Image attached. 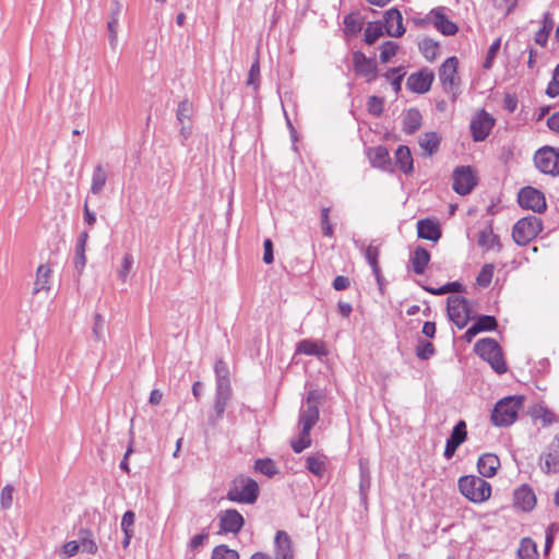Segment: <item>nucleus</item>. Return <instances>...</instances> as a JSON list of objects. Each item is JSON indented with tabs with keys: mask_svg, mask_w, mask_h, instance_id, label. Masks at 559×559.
<instances>
[{
	"mask_svg": "<svg viewBox=\"0 0 559 559\" xmlns=\"http://www.w3.org/2000/svg\"><path fill=\"white\" fill-rule=\"evenodd\" d=\"M460 492L474 503L487 501L491 496V485L483 477L466 475L459 478Z\"/></svg>",
	"mask_w": 559,
	"mask_h": 559,
	"instance_id": "obj_1",
	"label": "nucleus"
},
{
	"mask_svg": "<svg viewBox=\"0 0 559 559\" xmlns=\"http://www.w3.org/2000/svg\"><path fill=\"white\" fill-rule=\"evenodd\" d=\"M523 401L524 397L521 395L507 396L500 400L491 413L492 424L498 427L512 425L518 417V412L522 407Z\"/></svg>",
	"mask_w": 559,
	"mask_h": 559,
	"instance_id": "obj_2",
	"label": "nucleus"
},
{
	"mask_svg": "<svg viewBox=\"0 0 559 559\" xmlns=\"http://www.w3.org/2000/svg\"><path fill=\"white\" fill-rule=\"evenodd\" d=\"M475 353L484 360L488 361L497 373H504L507 365L503 360L501 348L493 338H481L475 344Z\"/></svg>",
	"mask_w": 559,
	"mask_h": 559,
	"instance_id": "obj_3",
	"label": "nucleus"
},
{
	"mask_svg": "<svg viewBox=\"0 0 559 559\" xmlns=\"http://www.w3.org/2000/svg\"><path fill=\"white\" fill-rule=\"evenodd\" d=\"M542 229V219L535 215H530L515 223L512 229V237L519 246H526L537 237Z\"/></svg>",
	"mask_w": 559,
	"mask_h": 559,
	"instance_id": "obj_4",
	"label": "nucleus"
},
{
	"mask_svg": "<svg viewBox=\"0 0 559 559\" xmlns=\"http://www.w3.org/2000/svg\"><path fill=\"white\" fill-rule=\"evenodd\" d=\"M259 495V486L251 478H238L227 492V499L240 503H253Z\"/></svg>",
	"mask_w": 559,
	"mask_h": 559,
	"instance_id": "obj_5",
	"label": "nucleus"
},
{
	"mask_svg": "<svg viewBox=\"0 0 559 559\" xmlns=\"http://www.w3.org/2000/svg\"><path fill=\"white\" fill-rule=\"evenodd\" d=\"M457 66V58L450 57L441 64L439 69V80L441 82V85L445 93L452 94L453 98H455L460 85Z\"/></svg>",
	"mask_w": 559,
	"mask_h": 559,
	"instance_id": "obj_6",
	"label": "nucleus"
},
{
	"mask_svg": "<svg viewBox=\"0 0 559 559\" xmlns=\"http://www.w3.org/2000/svg\"><path fill=\"white\" fill-rule=\"evenodd\" d=\"M535 166L544 174L559 176V150L545 146L534 156Z\"/></svg>",
	"mask_w": 559,
	"mask_h": 559,
	"instance_id": "obj_7",
	"label": "nucleus"
},
{
	"mask_svg": "<svg viewBox=\"0 0 559 559\" xmlns=\"http://www.w3.org/2000/svg\"><path fill=\"white\" fill-rule=\"evenodd\" d=\"M447 310L449 318L459 329L466 326L471 319V310L464 297L450 296L447 301Z\"/></svg>",
	"mask_w": 559,
	"mask_h": 559,
	"instance_id": "obj_8",
	"label": "nucleus"
},
{
	"mask_svg": "<svg viewBox=\"0 0 559 559\" xmlns=\"http://www.w3.org/2000/svg\"><path fill=\"white\" fill-rule=\"evenodd\" d=\"M518 201L523 209L535 213H543L547 207L544 193L532 187L522 188L518 194Z\"/></svg>",
	"mask_w": 559,
	"mask_h": 559,
	"instance_id": "obj_9",
	"label": "nucleus"
},
{
	"mask_svg": "<svg viewBox=\"0 0 559 559\" xmlns=\"http://www.w3.org/2000/svg\"><path fill=\"white\" fill-rule=\"evenodd\" d=\"M477 180L469 166L456 167L453 171V190L461 194H468L476 186Z\"/></svg>",
	"mask_w": 559,
	"mask_h": 559,
	"instance_id": "obj_10",
	"label": "nucleus"
},
{
	"mask_svg": "<svg viewBox=\"0 0 559 559\" xmlns=\"http://www.w3.org/2000/svg\"><path fill=\"white\" fill-rule=\"evenodd\" d=\"M540 469L546 474L559 472V437H555L545 448L539 459Z\"/></svg>",
	"mask_w": 559,
	"mask_h": 559,
	"instance_id": "obj_11",
	"label": "nucleus"
},
{
	"mask_svg": "<svg viewBox=\"0 0 559 559\" xmlns=\"http://www.w3.org/2000/svg\"><path fill=\"white\" fill-rule=\"evenodd\" d=\"M219 534H237L243 526V516L235 509H228L219 513Z\"/></svg>",
	"mask_w": 559,
	"mask_h": 559,
	"instance_id": "obj_12",
	"label": "nucleus"
},
{
	"mask_svg": "<svg viewBox=\"0 0 559 559\" xmlns=\"http://www.w3.org/2000/svg\"><path fill=\"white\" fill-rule=\"evenodd\" d=\"M493 124V118L485 110H480L471 122V131L474 141H484L488 136Z\"/></svg>",
	"mask_w": 559,
	"mask_h": 559,
	"instance_id": "obj_13",
	"label": "nucleus"
},
{
	"mask_svg": "<svg viewBox=\"0 0 559 559\" xmlns=\"http://www.w3.org/2000/svg\"><path fill=\"white\" fill-rule=\"evenodd\" d=\"M354 69L358 75L366 79L367 82L376 80L378 71L373 59L367 58L361 51L353 55Z\"/></svg>",
	"mask_w": 559,
	"mask_h": 559,
	"instance_id": "obj_14",
	"label": "nucleus"
},
{
	"mask_svg": "<svg viewBox=\"0 0 559 559\" xmlns=\"http://www.w3.org/2000/svg\"><path fill=\"white\" fill-rule=\"evenodd\" d=\"M433 80V72L431 70L425 69L408 76L407 87L412 92L423 94L430 90Z\"/></svg>",
	"mask_w": 559,
	"mask_h": 559,
	"instance_id": "obj_15",
	"label": "nucleus"
},
{
	"mask_svg": "<svg viewBox=\"0 0 559 559\" xmlns=\"http://www.w3.org/2000/svg\"><path fill=\"white\" fill-rule=\"evenodd\" d=\"M385 32L391 37H401L405 33L403 16L397 9H390L384 14Z\"/></svg>",
	"mask_w": 559,
	"mask_h": 559,
	"instance_id": "obj_16",
	"label": "nucleus"
},
{
	"mask_svg": "<svg viewBox=\"0 0 559 559\" xmlns=\"http://www.w3.org/2000/svg\"><path fill=\"white\" fill-rule=\"evenodd\" d=\"M513 504L522 511H531L536 506V496L531 487L523 485L514 491Z\"/></svg>",
	"mask_w": 559,
	"mask_h": 559,
	"instance_id": "obj_17",
	"label": "nucleus"
},
{
	"mask_svg": "<svg viewBox=\"0 0 559 559\" xmlns=\"http://www.w3.org/2000/svg\"><path fill=\"white\" fill-rule=\"evenodd\" d=\"M500 467V460L493 453H485L477 461V469L481 477L490 478L496 475Z\"/></svg>",
	"mask_w": 559,
	"mask_h": 559,
	"instance_id": "obj_18",
	"label": "nucleus"
},
{
	"mask_svg": "<svg viewBox=\"0 0 559 559\" xmlns=\"http://www.w3.org/2000/svg\"><path fill=\"white\" fill-rule=\"evenodd\" d=\"M231 399V390H221L216 389L215 400H214V416L209 418V421L212 426H215L222 418L225 413L226 406Z\"/></svg>",
	"mask_w": 559,
	"mask_h": 559,
	"instance_id": "obj_19",
	"label": "nucleus"
},
{
	"mask_svg": "<svg viewBox=\"0 0 559 559\" xmlns=\"http://www.w3.org/2000/svg\"><path fill=\"white\" fill-rule=\"evenodd\" d=\"M275 559H293L292 540L284 531H278L275 536Z\"/></svg>",
	"mask_w": 559,
	"mask_h": 559,
	"instance_id": "obj_20",
	"label": "nucleus"
},
{
	"mask_svg": "<svg viewBox=\"0 0 559 559\" xmlns=\"http://www.w3.org/2000/svg\"><path fill=\"white\" fill-rule=\"evenodd\" d=\"M329 460L323 453L307 456L306 468L317 477H323L328 468Z\"/></svg>",
	"mask_w": 559,
	"mask_h": 559,
	"instance_id": "obj_21",
	"label": "nucleus"
},
{
	"mask_svg": "<svg viewBox=\"0 0 559 559\" xmlns=\"http://www.w3.org/2000/svg\"><path fill=\"white\" fill-rule=\"evenodd\" d=\"M431 14L433 16V25L435 27L440 31L444 35H454L457 32V26L455 23L450 21L444 14H443V8H438L436 10L431 11Z\"/></svg>",
	"mask_w": 559,
	"mask_h": 559,
	"instance_id": "obj_22",
	"label": "nucleus"
},
{
	"mask_svg": "<svg viewBox=\"0 0 559 559\" xmlns=\"http://www.w3.org/2000/svg\"><path fill=\"white\" fill-rule=\"evenodd\" d=\"M418 237L437 241L441 237L439 225L430 219H423L417 223Z\"/></svg>",
	"mask_w": 559,
	"mask_h": 559,
	"instance_id": "obj_23",
	"label": "nucleus"
},
{
	"mask_svg": "<svg viewBox=\"0 0 559 559\" xmlns=\"http://www.w3.org/2000/svg\"><path fill=\"white\" fill-rule=\"evenodd\" d=\"M50 277H51V269L47 264H40L36 271V278L34 282V294H38L40 292H49L50 290Z\"/></svg>",
	"mask_w": 559,
	"mask_h": 559,
	"instance_id": "obj_24",
	"label": "nucleus"
},
{
	"mask_svg": "<svg viewBox=\"0 0 559 559\" xmlns=\"http://www.w3.org/2000/svg\"><path fill=\"white\" fill-rule=\"evenodd\" d=\"M319 419V408L317 405L302 406L299 414V426L304 430H311Z\"/></svg>",
	"mask_w": 559,
	"mask_h": 559,
	"instance_id": "obj_25",
	"label": "nucleus"
},
{
	"mask_svg": "<svg viewBox=\"0 0 559 559\" xmlns=\"http://www.w3.org/2000/svg\"><path fill=\"white\" fill-rule=\"evenodd\" d=\"M296 354L323 356L326 355V349L320 341L302 340L297 344Z\"/></svg>",
	"mask_w": 559,
	"mask_h": 559,
	"instance_id": "obj_26",
	"label": "nucleus"
},
{
	"mask_svg": "<svg viewBox=\"0 0 559 559\" xmlns=\"http://www.w3.org/2000/svg\"><path fill=\"white\" fill-rule=\"evenodd\" d=\"M369 159L372 166L378 167L380 169L386 170L390 166V155L389 151L384 146H377L374 148H370L368 152Z\"/></svg>",
	"mask_w": 559,
	"mask_h": 559,
	"instance_id": "obj_27",
	"label": "nucleus"
},
{
	"mask_svg": "<svg viewBox=\"0 0 559 559\" xmlns=\"http://www.w3.org/2000/svg\"><path fill=\"white\" fill-rule=\"evenodd\" d=\"M395 160L396 165L404 174H411L413 171V157L407 146L400 145L397 147L395 151Z\"/></svg>",
	"mask_w": 559,
	"mask_h": 559,
	"instance_id": "obj_28",
	"label": "nucleus"
},
{
	"mask_svg": "<svg viewBox=\"0 0 559 559\" xmlns=\"http://www.w3.org/2000/svg\"><path fill=\"white\" fill-rule=\"evenodd\" d=\"M87 239L88 234L86 231H82L76 241L74 265L79 272H82L86 264L85 248Z\"/></svg>",
	"mask_w": 559,
	"mask_h": 559,
	"instance_id": "obj_29",
	"label": "nucleus"
},
{
	"mask_svg": "<svg viewBox=\"0 0 559 559\" xmlns=\"http://www.w3.org/2000/svg\"><path fill=\"white\" fill-rule=\"evenodd\" d=\"M429 260L430 254L425 248H416L411 259L413 271L416 274H423L425 272L426 266L429 263Z\"/></svg>",
	"mask_w": 559,
	"mask_h": 559,
	"instance_id": "obj_30",
	"label": "nucleus"
},
{
	"mask_svg": "<svg viewBox=\"0 0 559 559\" xmlns=\"http://www.w3.org/2000/svg\"><path fill=\"white\" fill-rule=\"evenodd\" d=\"M216 376V389L231 390L229 381V370L223 360H217L214 366Z\"/></svg>",
	"mask_w": 559,
	"mask_h": 559,
	"instance_id": "obj_31",
	"label": "nucleus"
},
{
	"mask_svg": "<svg viewBox=\"0 0 559 559\" xmlns=\"http://www.w3.org/2000/svg\"><path fill=\"white\" fill-rule=\"evenodd\" d=\"M421 126V115L418 109L411 108L403 118V130L412 134Z\"/></svg>",
	"mask_w": 559,
	"mask_h": 559,
	"instance_id": "obj_32",
	"label": "nucleus"
},
{
	"mask_svg": "<svg viewBox=\"0 0 559 559\" xmlns=\"http://www.w3.org/2000/svg\"><path fill=\"white\" fill-rule=\"evenodd\" d=\"M477 243L485 250L493 249L499 246L498 236L493 234L491 227H486L478 233Z\"/></svg>",
	"mask_w": 559,
	"mask_h": 559,
	"instance_id": "obj_33",
	"label": "nucleus"
},
{
	"mask_svg": "<svg viewBox=\"0 0 559 559\" xmlns=\"http://www.w3.org/2000/svg\"><path fill=\"white\" fill-rule=\"evenodd\" d=\"M420 147L428 154H435L440 145V136L436 132H427L419 138Z\"/></svg>",
	"mask_w": 559,
	"mask_h": 559,
	"instance_id": "obj_34",
	"label": "nucleus"
},
{
	"mask_svg": "<svg viewBox=\"0 0 559 559\" xmlns=\"http://www.w3.org/2000/svg\"><path fill=\"white\" fill-rule=\"evenodd\" d=\"M107 181L106 170L102 165H97L92 175L91 192L93 194H99Z\"/></svg>",
	"mask_w": 559,
	"mask_h": 559,
	"instance_id": "obj_35",
	"label": "nucleus"
},
{
	"mask_svg": "<svg viewBox=\"0 0 559 559\" xmlns=\"http://www.w3.org/2000/svg\"><path fill=\"white\" fill-rule=\"evenodd\" d=\"M518 557L520 559H537L538 552L536 544L528 537L523 538L518 549Z\"/></svg>",
	"mask_w": 559,
	"mask_h": 559,
	"instance_id": "obj_36",
	"label": "nucleus"
},
{
	"mask_svg": "<svg viewBox=\"0 0 559 559\" xmlns=\"http://www.w3.org/2000/svg\"><path fill=\"white\" fill-rule=\"evenodd\" d=\"M310 431L301 428L299 436L290 440V447L295 453H300L311 445Z\"/></svg>",
	"mask_w": 559,
	"mask_h": 559,
	"instance_id": "obj_37",
	"label": "nucleus"
},
{
	"mask_svg": "<svg viewBox=\"0 0 559 559\" xmlns=\"http://www.w3.org/2000/svg\"><path fill=\"white\" fill-rule=\"evenodd\" d=\"M379 253V248L373 245H369L365 250V258L378 281L380 280V266L378 263Z\"/></svg>",
	"mask_w": 559,
	"mask_h": 559,
	"instance_id": "obj_38",
	"label": "nucleus"
},
{
	"mask_svg": "<svg viewBox=\"0 0 559 559\" xmlns=\"http://www.w3.org/2000/svg\"><path fill=\"white\" fill-rule=\"evenodd\" d=\"M383 35V24L381 22H370L365 28V41L372 45Z\"/></svg>",
	"mask_w": 559,
	"mask_h": 559,
	"instance_id": "obj_39",
	"label": "nucleus"
},
{
	"mask_svg": "<svg viewBox=\"0 0 559 559\" xmlns=\"http://www.w3.org/2000/svg\"><path fill=\"white\" fill-rule=\"evenodd\" d=\"M362 19L359 14L350 13L344 19L345 32L350 35H356L362 29Z\"/></svg>",
	"mask_w": 559,
	"mask_h": 559,
	"instance_id": "obj_40",
	"label": "nucleus"
},
{
	"mask_svg": "<svg viewBox=\"0 0 559 559\" xmlns=\"http://www.w3.org/2000/svg\"><path fill=\"white\" fill-rule=\"evenodd\" d=\"M419 49L428 61H433L439 52V45L430 38H425L419 44Z\"/></svg>",
	"mask_w": 559,
	"mask_h": 559,
	"instance_id": "obj_41",
	"label": "nucleus"
},
{
	"mask_svg": "<svg viewBox=\"0 0 559 559\" xmlns=\"http://www.w3.org/2000/svg\"><path fill=\"white\" fill-rule=\"evenodd\" d=\"M254 469L267 477H272L277 474V467L271 459H259L254 463Z\"/></svg>",
	"mask_w": 559,
	"mask_h": 559,
	"instance_id": "obj_42",
	"label": "nucleus"
},
{
	"mask_svg": "<svg viewBox=\"0 0 559 559\" xmlns=\"http://www.w3.org/2000/svg\"><path fill=\"white\" fill-rule=\"evenodd\" d=\"M193 114V106L188 99L179 103L177 108V120L180 124L190 123Z\"/></svg>",
	"mask_w": 559,
	"mask_h": 559,
	"instance_id": "obj_43",
	"label": "nucleus"
},
{
	"mask_svg": "<svg viewBox=\"0 0 559 559\" xmlns=\"http://www.w3.org/2000/svg\"><path fill=\"white\" fill-rule=\"evenodd\" d=\"M466 437H467L466 423L464 420H460L454 426L448 441L460 447L466 440Z\"/></svg>",
	"mask_w": 559,
	"mask_h": 559,
	"instance_id": "obj_44",
	"label": "nucleus"
},
{
	"mask_svg": "<svg viewBox=\"0 0 559 559\" xmlns=\"http://www.w3.org/2000/svg\"><path fill=\"white\" fill-rule=\"evenodd\" d=\"M212 559H239V554L226 545H218L212 551Z\"/></svg>",
	"mask_w": 559,
	"mask_h": 559,
	"instance_id": "obj_45",
	"label": "nucleus"
},
{
	"mask_svg": "<svg viewBox=\"0 0 559 559\" xmlns=\"http://www.w3.org/2000/svg\"><path fill=\"white\" fill-rule=\"evenodd\" d=\"M532 416L535 419H540L544 425H550L556 421L555 414L544 406H536L532 412Z\"/></svg>",
	"mask_w": 559,
	"mask_h": 559,
	"instance_id": "obj_46",
	"label": "nucleus"
},
{
	"mask_svg": "<svg viewBox=\"0 0 559 559\" xmlns=\"http://www.w3.org/2000/svg\"><path fill=\"white\" fill-rule=\"evenodd\" d=\"M404 75L405 71L401 67L391 69L385 73V76L391 80V85L395 93L400 92Z\"/></svg>",
	"mask_w": 559,
	"mask_h": 559,
	"instance_id": "obj_47",
	"label": "nucleus"
},
{
	"mask_svg": "<svg viewBox=\"0 0 559 559\" xmlns=\"http://www.w3.org/2000/svg\"><path fill=\"white\" fill-rule=\"evenodd\" d=\"M134 259L131 253H124L121 262V266L118 270V277L121 282L126 283L129 276V273L133 266Z\"/></svg>",
	"mask_w": 559,
	"mask_h": 559,
	"instance_id": "obj_48",
	"label": "nucleus"
},
{
	"mask_svg": "<svg viewBox=\"0 0 559 559\" xmlns=\"http://www.w3.org/2000/svg\"><path fill=\"white\" fill-rule=\"evenodd\" d=\"M399 45L394 41H385L381 47L380 60L382 63H386L397 52Z\"/></svg>",
	"mask_w": 559,
	"mask_h": 559,
	"instance_id": "obj_49",
	"label": "nucleus"
},
{
	"mask_svg": "<svg viewBox=\"0 0 559 559\" xmlns=\"http://www.w3.org/2000/svg\"><path fill=\"white\" fill-rule=\"evenodd\" d=\"M14 487L12 485H5L0 492V507L3 510H8L12 507Z\"/></svg>",
	"mask_w": 559,
	"mask_h": 559,
	"instance_id": "obj_50",
	"label": "nucleus"
},
{
	"mask_svg": "<svg viewBox=\"0 0 559 559\" xmlns=\"http://www.w3.org/2000/svg\"><path fill=\"white\" fill-rule=\"evenodd\" d=\"M493 270L495 266L492 264H485L477 275V284L483 287L488 286L492 280Z\"/></svg>",
	"mask_w": 559,
	"mask_h": 559,
	"instance_id": "obj_51",
	"label": "nucleus"
},
{
	"mask_svg": "<svg viewBox=\"0 0 559 559\" xmlns=\"http://www.w3.org/2000/svg\"><path fill=\"white\" fill-rule=\"evenodd\" d=\"M500 46H501V39L500 38H497L490 45V47H489V49L487 51V55H486L485 62H484V68L485 69H487V70L491 69V67L493 64V60H495V58L497 56V52L500 49Z\"/></svg>",
	"mask_w": 559,
	"mask_h": 559,
	"instance_id": "obj_52",
	"label": "nucleus"
},
{
	"mask_svg": "<svg viewBox=\"0 0 559 559\" xmlns=\"http://www.w3.org/2000/svg\"><path fill=\"white\" fill-rule=\"evenodd\" d=\"M481 332L483 331H491L497 326V321L491 316H481L474 323Z\"/></svg>",
	"mask_w": 559,
	"mask_h": 559,
	"instance_id": "obj_53",
	"label": "nucleus"
},
{
	"mask_svg": "<svg viewBox=\"0 0 559 559\" xmlns=\"http://www.w3.org/2000/svg\"><path fill=\"white\" fill-rule=\"evenodd\" d=\"M84 534L86 536L81 537V543H79L80 547L83 549V551L93 555L97 551L98 547H97L96 543L94 542V539L91 537L90 532H84Z\"/></svg>",
	"mask_w": 559,
	"mask_h": 559,
	"instance_id": "obj_54",
	"label": "nucleus"
},
{
	"mask_svg": "<svg viewBox=\"0 0 559 559\" xmlns=\"http://www.w3.org/2000/svg\"><path fill=\"white\" fill-rule=\"evenodd\" d=\"M117 25H118L117 16H110V20L107 23V28H108V33H109V44L112 49L116 48L117 43H118Z\"/></svg>",
	"mask_w": 559,
	"mask_h": 559,
	"instance_id": "obj_55",
	"label": "nucleus"
},
{
	"mask_svg": "<svg viewBox=\"0 0 559 559\" xmlns=\"http://www.w3.org/2000/svg\"><path fill=\"white\" fill-rule=\"evenodd\" d=\"M546 94L549 97L559 95V64L554 70L552 80L547 86Z\"/></svg>",
	"mask_w": 559,
	"mask_h": 559,
	"instance_id": "obj_56",
	"label": "nucleus"
},
{
	"mask_svg": "<svg viewBox=\"0 0 559 559\" xmlns=\"http://www.w3.org/2000/svg\"><path fill=\"white\" fill-rule=\"evenodd\" d=\"M435 354V347L430 342L419 344L416 348V355L418 358L426 360Z\"/></svg>",
	"mask_w": 559,
	"mask_h": 559,
	"instance_id": "obj_57",
	"label": "nucleus"
},
{
	"mask_svg": "<svg viewBox=\"0 0 559 559\" xmlns=\"http://www.w3.org/2000/svg\"><path fill=\"white\" fill-rule=\"evenodd\" d=\"M330 210L328 207L322 209L321 211V226L323 235L326 237L333 236V227L329 219Z\"/></svg>",
	"mask_w": 559,
	"mask_h": 559,
	"instance_id": "obj_58",
	"label": "nucleus"
},
{
	"mask_svg": "<svg viewBox=\"0 0 559 559\" xmlns=\"http://www.w3.org/2000/svg\"><path fill=\"white\" fill-rule=\"evenodd\" d=\"M367 105L369 112L372 115L379 116L383 111V100L380 97H369Z\"/></svg>",
	"mask_w": 559,
	"mask_h": 559,
	"instance_id": "obj_59",
	"label": "nucleus"
},
{
	"mask_svg": "<svg viewBox=\"0 0 559 559\" xmlns=\"http://www.w3.org/2000/svg\"><path fill=\"white\" fill-rule=\"evenodd\" d=\"M369 487H370V473H369V469L367 467H365L360 463V483H359V488H360L361 493L365 495V492L369 489Z\"/></svg>",
	"mask_w": 559,
	"mask_h": 559,
	"instance_id": "obj_60",
	"label": "nucleus"
},
{
	"mask_svg": "<svg viewBox=\"0 0 559 559\" xmlns=\"http://www.w3.org/2000/svg\"><path fill=\"white\" fill-rule=\"evenodd\" d=\"M209 539V533L203 532L200 534L194 535L190 542H189V548L191 550H198L200 547H202L205 542Z\"/></svg>",
	"mask_w": 559,
	"mask_h": 559,
	"instance_id": "obj_61",
	"label": "nucleus"
},
{
	"mask_svg": "<svg viewBox=\"0 0 559 559\" xmlns=\"http://www.w3.org/2000/svg\"><path fill=\"white\" fill-rule=\"evenodd\" d=\"M135 521V514L133 511H126L121 519V530L122 531H133V525Z\"/></svg>",
	"mask_w": 559,
	"mask_h": 559,
	"instance_id": "obj_62",
	"label": "nucleus"
},
{
	"mask_svg": "<svg viewBox=\"0 0 559 559\" xmlns=\"http://www.w3.org/2000/svg\"><path fill=\"white\" fill-rule=\"evenodd\" d=\"M260 75V66L259 61H255L252 63L250 71H249V78H248V85H253L254 88H257V82Z\"/></svg>",
	"mask_w": 559,
	"mask_h": 559,
	"instance_id": "obj_63",
	"label": "nucleus"
},
{
	"mask_svg": "<svg viewBox=\"0 0 559 559\" xmlns=\"http://www.w3.org/2000/svg\"><path fill=\"white\" fill-rule=\"evenodd\" d=\"M264 253H263V261L266 264H271L274 260L273 257V242L271 239H265L263 242Z\"/></svg>",
	"mask_w": 559,
	"mask_h": 559,
	"instance_id": "obj_64",
	"label": "nucleus"
}]
</instances>
